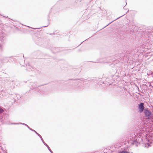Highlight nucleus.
<instances>
[{"instance_id": "nucleus-1", "label": "nucleus", "mask_w": 153, "mask_h": 153, "mask_svg": "<svg viewBox=\"0 0 153 153\" xmlns=\"http://www.w3.org/2000/svg\"><path fill=\"white\" fill-rule=\"evenodd\" d=\"M144 112L146 117L148 118H149L150 117L151 115V113L150 111L148 110L145 109L144 111Z\"/></svg>"}, {"instance_id": "nucleus-2", "label": "nucleus", "mask_w": 153, "mask_h": 153, "mask_svg": "<svg viewBox=\"0 0 153 153\" xmlns=\"http://www.w3.org/2000/svg\"><path fill=\"white\" fill-rule=\"evenodd\" d=\"M143 105L144 103L142 102L141 103L138 105L139 111L141 113L142 112L144 109V108Z\"/></svg>"}, {"instance_id": "nucleus-3", "label": "nucleus", "mask_w": 153, "mask_h": 153, "mask_svg": "<svg viewBox=\"0 0 153 153\" xmlns=\"http://www.w3.org/2000/svg\"><path fill=\"white\" fill-rule=\"evenodd\" d=\"M4 111V110L2 108H0V113L3 112Z\"/></svg>"}, {"instance_id": "nucleus-4", "label": "nucleus", "mask_w": 153, "mask_h": 153, "mask_svg": "<svg viewBox=\"0 0 153 153\" xmlns=\"http://www.w3.org/2000/svg\"><path fill=\"white\" fill-rule=\"evenodd\" d=\"M121 153H129L128 152H125V151H122Z\"/></svg>"}]
</instances>
